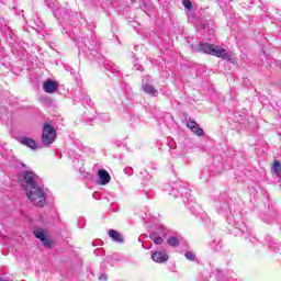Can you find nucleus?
Here are the masks:
<instances>
[{
    "label": "nucleus",
    "mask_w": 281,
    "mask_h": 281,
    "mask_svg": "<svg viewBox=\"0 0 281 281\" xmlns=\"http://www.w3.org/2000/svg\"><path fill=\"white\" fill-rule=\"evenodd\" d=\"M184 256L187 260H194V258H196V255L192 251H187Z\"/></svg>",
    "instance_id": "nucleus-17"
},
{
    "label": "nucleus",
    "mask_w": 281,
    "mask_h": 281,
    "mask_svg": "<svg viewBox=\"0 0 281 281\" xmlns=\"http://www.w3.org/2000/svg\"><path fill=\"white\" fill-rule=\"evenodd\" d=\"M99 280H101V281H106V280H109V277L103 273V274H101V276L99 277Z\"/></svg>",
    "instance_id": "nucleus-19"
},
{
    "label": "nucleus",
    "mask_w": 281,
    "mask_h": 281,
    "mask_svg": "<svg viewBox=\"0 0 281 281\" xmlns=\"http://www.w3.org/2000/svg\"><path fill=\"white\" fill-rule=\"evenodd\" d=\"M35 238H38L40 240H43L44 238H46L45 236V231H43V228H36L34 232H33Z\"/></svg>",
    "instance_id": "nucleus-14"
},
{
    "label": "nucleus",
    "mask_w": 281,
    "mask_h": 281,
    "mask_svg": "<svg viewBox=\"0 0 281 281\" xmlns=\"http://www.w3.org/2000/svg\"><path fill=\"white\" fill-rule=\"evenodd\" d=\"M98 175H99V184L100 186H106V184L111 183V175H109V171H106L104 169H99Z\"/></svg>",
    "instance_id": "nucleus-6"
},
{
    "label": "nucleus",
    "mask_w": 281,
    "mask_h": 281,
    "mask_svg": "<svg viewBox=\"0 0 281 281\" xmlns=\"http://www.w3.org/2000/svg\"><path fill=\"white\" fill-rule=\"evenodd\" d=\"M19 142L20 144H22V146H26L27 148H31V150H36V148H38V146L36 145V140H34V138L21 137Z\"/></svg>",
    "instance_id": "nucleus-9"
},
{
    "label": "nucleus",
    "mask_w": 281,
    "mask_h": 281,
    "mask_svg": "<svg viewBox=\"0 0 281 281\" xmlns=\"http://www.w3.org/2000/svg\"><path fill=\"white\" fill-rule=\"evenodd\" d=\"M43 89H44L45 93H54L55 91L58 90V82H56L52 79H48L44 82Z\"/></svg>",
    "instance_id": "nucleus-7"
},
{
    "label": "nucleus",
    "mask_w": 281,
    "mask_h": 281,
    "mask_svg": "<svg viewBox=\"0 0 281 281\" xmlns=\"http://www.w3.org/2000/svg\"><path fill=\"white\" fill-rule=\"evenodd\" d=\"M56 139V130L54 126L49 124H44L43 133H42V143L44 146H50V144H54V140Z\"/></svg>",
    "instance_id": "nucleus-4"
},
{
    "label": "nucleus",
    "mask_w": 281,
    "mask_h": 281,
    "mask_svg": "<svg viewBox=\"0 0 281 281\" xmlns=\"http://www.w3.org/2000/svg\"><path fill=\"white\" fill-rule=\"evenodd\" d=\"M150 240L155 243V245H161L164 243V238L161 236H158L157 233H151L149 235Z\"/></svg>",
    "instance_id": "nucleus-12"
},
{
    "label": "nucleus",
    "mask_w": 281,
    "mask_h": 281,
    "mask_svg": "<svg viewBox=\"0 0 281 281\" xmlns=\"http://www.w3.org/2000/svg\"><path fill=\"white\" fill-rule=\"evenodd\" d=\"M151 260L158 263L166 262V260H168V255L166 252L156 251L151 255Z\"/></svg>",
    "instance_id": "nucleus-10"
},
{
    "label": "nucleus",
    "mask_w": 281,
    "mask_h": 281,
    "mask_svg": "<svg viewBox=\"0 0 281 281\" xmlns=\"http://www.w3.org/2000/svg\"><path fill=\"white\" fill-rule=\"evenodd\" d=\"M272 172H273L277 177H280V175H281V165H280V161L276 160V161L273 162Z\"/></svg>",
    "instance_id": "nucleus-13"
},
{
    "label": "nucleus",
    "mask_w": 281,
    "mask_h": 281,
    "mask_svg": "<svg viewBox=\"0 0 281 281\" xmlns=\"http://www.w3.org/2000/svg\"><path fill=\"white\" fill-rule=\"evenodd\" d=\"M142 89L148 95L157 97V94L159 93V91L155 89V86H153V83H150L149 81L143 82Z\"/></svg>",
    "instance_id": "nucleus-8"
},
{
    "label": "nucleus",
    "mask_w": 281,
    "mask_h": 281,
    "mask_svg": "<svg viewBox=\"0 0 281 281\" xmlns=\"http://www.w3.org/2000/svg\"><path fill=\"white\" fill-rule=\"evenodd\" d=\"M41 241L43 243L44 247H46L47 249L52 248V240L47 239V237H45Z\"/></svg>",
    "instance_id": "nucleus-16"
},
{
    "label": "nucleus",
    "mask_w": 281,
    "mask_h": 281,
    "mask_svg": "<svg viewBox=\"0 0 281 281\" xmlns=\"http://www.w3.org/2000/svg\"><path fill=\"white\" fill-rule=\"evenodd\" d=\"M182 5H184L187 10H192V2L190 0H182Z\"/></svg>",
    "instance_id": "nucleus-18"
},
{
    "label": "nucleus",
    "mask_w": 281,
    "mask_h": 281,
    "mask_svg": "<svg viewBox=\"0 0 281 281\" xmlns=\"http://www.w3.org/2000/svg\"><path fill=\"white\" fill-rule=\"evenodd\" d=\"M24 192H26L29 201L36 207H43L47 203L45 191H43V188H41L38 184Z\"/></svg>",
    "instance_id": "nucleus-2"
},
{
    "label": "nucleus",
    "mask_w": 281,
    "mask_h": 281,
    "mask_svg": "<svg viewBox=\"0 0 281 281\" xmlns=\"http://www.w3.org/2000/svg\"><path fill=\"white\" fill-rule=\"evenodd\" d=\"M187 126L188 128H190V131H192V133H194L199 137H203L205 135V132H203V128H201L199 123H196L195 121H189L187 123Z\"/></svg>",
    "instance_id": "nucleus-5"
},
{
    "label": "nucleus",
    "mask_w": 281,
    "mask_h": 281,
    "mask_svg": "<svg viewBox=\"0 0 281 281\" xmlns=\"http://www.w3.org/2000/svg\"><path fill=\"white\" fill-rule=\"evenodd\" d=\"M195 52H201L202 54H211V56H215L216 58H223V60L232 61V55H228L225 48L214 44L201 43L195 48Z\"/></svg>",
    "instance_id": "nucleus-1"
},
{
    "label": "nucleus",
    "mask_w": 281,
    "mask_h": 281,
    "mask_svg": "<svg viewBox=\"0 0 281 281\" xmlns=\"http://www.w3.org/2000/svg\"><path fill=\"white\" fill-rule=\"evenodd\" d=\"M110 238H112V240H114V243H124V237L122 236V234H120V232L115 231V229H110L108 232Z\"/></svg>",
    "instance_id": "nucleus-11"
},
{
    "label": "nucleus",
    "mask_w": 281,
    "mask_h": 281,
    "mask_svg": "<svg viewBox=\"0 0 281 281\" xmlns=\"http://www.w3.org/2000/svg\"><path fill=\"white\" fill-rule=\"evenodd\" d=\"M168 245H170L171 247H177V245H179V238L171 236L169 237V239L167 240Z\"/></svg>",
    "instance_id": "nucleus-15"
},
{
    "label": "nucleus",
    "mask_w": 281,
    "mask_h": 281,
    "mask_svg": "<svg viewBox=\"0 0 281 281\" xmlns=\"http://www.w3.org/2000/svg\"><path fill=\"white\" fill-rule=\"evenodd\" d=\"M36 179H38V177L33 171H24L22 173V179L20 180V183H21L23 190L27 191V190L38 186L36 183Z\"/></svg>",
    "instance_id": "nucleus-3"
}]
</instances>
